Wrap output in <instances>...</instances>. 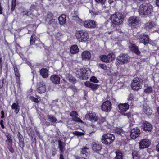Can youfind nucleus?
<instances>
[{"instance_id":"nucleus-1","label":"nucleus","mask_w":159,"mask_h":159,"mask_svg":"<svg viewBox=\"0 0 159 159\" xmlns=\"http://www.w3.org/2000/svg\"><path fill=\"white\" fill-rule=\"evenodd\" d=\"M123 15L120 13L112 15L110 20L105 23L106 26L108 28H113L121 24L123 22Z\"/></svg>"},{"instance_id":"nucleus-2","label":"nucleus","mask_w":159,"mask_h":159,"mask_svg":"<svg viewBox=\"0 0 159 159\" xmlns=\"http://www.w3.org/2000/svg\"><path fill=\"white\" fill-rule=\"evenodd\" d=\"M153 11V7L150 4L144 3L139 6V12L140 15H148Z\"/></svg>"},{"instance_id":"nucleus-3","label":"nucleus","mask_w":159,"mask_h":159,"mask_svg":"<svg viewBox=\"0 0 159 159\" xmlns=\"http://www.w3.org/2000/svg\"><path fill=\"white\" fill-rule=\"evenodd\" d=\"M143 85V80L139 78H135L131 83V87L133 90L138 91L141 89Z\"/></svg>"},{"instance_id":"nucleus-4","label":"nucleus","mask_w":159,"mask_h":159,"mask_svg":"<svg viewBox=\"0 0 159 159\" xmlns=\"http://www.w3.org/2000/svg\"><path fill=\"white\" fill-rule=\"evenodd\" d=\"M76 36L77 39L80 42H85L89 38L88 32L83 30L78 32L76 33Z\"/></svg>"},{"instance_id":"nucleus-5","label":"nucleus","mask_w":159,"mask_h":159,"mask_svg":"<svg viewBox=\"0 0 159 159\" xmlns=\"http://www.w3.org/2000/svg\"><path fill=\"white\" fill-rule=\"evenodd\" d=\"M115 139V137L113 134H107L102 136L101 140L103 143L108 145L112 143L114 141Z\"/></svg>"},{"instance_id":"nucleus-6","label":"nucleus","mask_w":159,"mask_h":159,"mask_svg":"<svg viewBox=\"0 0 159 159\" xmlns=\"http://www.w3.org/2000/svg\"><path fill=\"white\" fill-rule=\"evenodd\" d=\"M76 74L77 77L80 79L86 80L88 78L89 72L85 68L78 69L76 71Z\"/></svg>"},{"instance_id":"nucleus-7","label":"nucleus","mask_w":159,"mask_h":159,"mask_svg":"<svg viewBox=\"0 0 159 159\" xmlns=\"http://www.w3.org/2000/svg\"><path fill=\"white\" fill-rule=\"evenodd\" d=\"M100 60L105 62H111L114 59L115 55L113 54H109L107 55H102L100 56Z\"/></svg>"},{"instance_id":"nucleus-8","label":"nucleus","mask_w":159,"mask_h":159,"mask_svg":"<svg viewBox=\"0 0 159 159\" xmlns=\"http://www.w3.org/2000/svg\"><path fill=\"white\" fill-rule=\"evenodd\" d=\"M130 58L126 54H121L117 57L118 61L120 64L127 63L129 61Z\"/></svg>"},{"instance_id":"nucleus-9","label":"nucleus","mask_w":159,"mask_h":159,"mask_svg":"<svg viewBox=\"0 0 159 159\" xmlns=\"http://www.w3.org/2000/svg\"><path fill=\"white\" fill-rule=\"evenodd\" d=\"M111 108V103L108 101H106L104 102L101 106V109L104 111H109Z\"/></svg>"},{"instance_id":"nucleus-10","label":"nucleus","mask_w":159,"mask_h":159,"mask_svg":"<svg viewBox=\"0 0 159 159\" xmlns=\"http://www.w3.org/2000/svg\"><path fill=\"white\" fill-rule=\"evenodd\" d=\"M150 141L146 139L142 140L139 143V148L141 149L148 147L150 144Z\"/></svg>"},{"instance_id":"nucleus-11","label":"nucleus","mask_w":159,"mask_h":159,"mask_svg":"<svg viewBox=\"0 0 159 159\" xmlns=\"http://www.w3.org/2000/svg\"><path fill=\"white\" fill-rule=\"evenodd\" d=\"M140 130L137 127L133 128L131 131L130 137L133 139H135L140 134Z\"/></svg>"},{"instance_id":"nucleus-12","label":"nucleus","mask_w":159,"mask_h":159,"mask_svg":"<svg viewBox=\"0 0 159 159\" xmlns=\"http://www.w3.org/2000/svg\"><path fill=\"white\" fill-rule=\"evenodd\" d=\"M128 22L129 25L134 26L139 24V20L137 17L132 16L128 19Z\"/></svg>"},{"instance_id":"nucleus-13","label":"nucleus","mask_w":159,"mask_h":159,"mask_svg":"<svg viewBox=\"0 0 159 159\" xmlns=\"http://www.w3.org/2000/svg\"><path fill=\"white\" fill-rule=\"evenodd\" d=\"M141 127L146 132L151 131L152 129V125L150 123L147 121L143 124Z\"/></svg>"},{"instance_id":"nucleus-14","label":"nucleus","mask_w":159,"mask_h":159,"mask_svg":"<svg viewBox=\"0 0 159 159\" xmlns=\"http://www.w3.org/2000/svg\"><path fill=\"white\" fill-rule=\"evenodd\" d=\"M139 42L146 45L148 44L149 42L148 37L147 35L141 34L140 35Z\"/></svg>"},{"instance_id":"nucleus-15","label":"nucleus","mask_w":159,"mask_h":159,"mask_svg":"<svg viewBox=\"0 0 159 159\" xmlns=\"http://www.w3.org/2000/svg\"><path fill=\"white\" fill-rule=\"evenodd\" d=\"M84 25L86 28H92L96 26L95 22L93 20H87L84 22Z\"/></svg>"},{"instance_id":"nucleus-16","label":"nucleus","mask_w":159,"mask_h":159,"mask_svg":"<svg viewBox=\"0 0 159 159\" xmlns=\"http://www.w3.org/2000/svg\"><path fill=\"white\" fill-rule=\"evenodd\" d=\"M86 118L92 122H95L97 121L98 117L94 113H89L85 116Z\"/></svg>"},{"instance_id":"nucleus-17","label":"nucleus","mask_w":159,"mask_h":159,"mask_svg":"<svg viewBox=\"0 0 159 159\" xmlns=\"http://www.w3.org/2000/svg\"><path fill=\"white\" fill-rule=\"evenodd\" d=\"M70 115L72 117V120L73 121L76 122H82V120L77 117L78 114L76 111H72L70 113Z\"/></svg>"},{"instance_id":"nucleus-18","label":"nucleus","mask_w":159,"mask_h":159,"mask_svg":"<svg viewBox=\"0 0 159 159\" xmlns=\"http://www.w3.org/2000/svg\"><path fill=\"white\" fill-rule=\"evenodd\" d=\"M51 82L54 84H58L60 83V77L57 75H52L50 78Z\"/></svg>"},{"instance_id":"nucleus-19","label":"nucleus","mask_w":159,"mask_h":159,"mask_svg":"<svg viewBox=\"0 0 159 159\" xmlns=\"http://www.w3.org/2000/svg\"><path fill=\"white\" fill-rule=\"evenodd\" d=\"M92 147L93 150L96 152L100 151L102 148L101 145L94 142L93 143Z\"/></svg>"},{"instance_id":"nucleus-20","label":"nucleus","mask_w":159,"mask_h":159,"mask_svg":"<svg viewBox=\"0 0 159 159\" xmlns=\"http://www.w3.org/2000/svg\"><path fill=\"white\" fill-rule=\"evenodd\" d=\"M129 105L127 103L120 104L118 105L119 110L121 111H126L129 108Z\"/></svg>"},{"instance_id":"nucleus-21","label":"nucleus","mask_w":159,"mask_h":159,"mask_svg":"<svg viewBox=\"0 0 159 159\" xmlns=\"http://www.w3.org/2000/svg\"><path fill=\"white\" fill-rule=\"evenodd\" d=\"M82 57L84 60H89L91 57V54L88 51L83 52L81 54Z\"/></svg>"},{"instance_id":"nucleus-22","label":"nucleus","mask_w":159,"mask_h":159,"mask_svg":"<svg viewBox=\"0 0 159 159\" xmlns=\"http://www.w3.org/2000/svg\"><path fill=\"white\" fill-rule=\"evenodd\" d=\"M130 50L134 52L138 55L140 54V52L138 49V48L135 44L131 43L129 46Z\"/></svg>"},{"instance_id":"nucleus-23","label":"nucleus","mask_w":159,"mask_h":159,"mask_svg":"<svg viewBox=\"0 0 159 159\" xmlns=\"http://www.w3.org/2000/svg\"><path fill=\"white\" fill-rule=\"evenodd\" d=\"M37 91L39 93H44L46 91V88L45 85L43 83L39 85V87L37 89Z\"/></svg>"},{"instance_id":"nucleus-24","label":"nucleus","mask_w":159,"mask_h":159,"mask_svg":"<svg viewBox=\"0 0 159 159\" xmlns=\"http://www.w3.org/2000/svg\"><path fill=\"white\" fill-rule=\"evenodd\" d=\"M66 15L63 14L60 16L58 18L59 23L61 25L65 24L66 21Z\"/></svg>"},{"instance_id":"nucleus-25","label":"nucleus","mask_w":159,"mask_h":159,"mask_svg":"<svg viewBox=\"0 0 159 159\" xmlns=\"http://www.w3.org/2000/svg\"><path fill=\"white\" fill-rule=\"evenodd\" d=\"M41 75L44 78H47L48 76V71L46 68H42L40 71Z\"/></svg>"},{"instance_id":"nucleus-26","label":"nucleus","mask_w":159,"mask_h":159,"mask_svg":"<svg viewBox=\"0 0 159 159\" xmlns=\"http://www.w3.org/2000/svg\"><path fill=\"white\" fill-rule=\"evenodd\" d=\"M144 86L145 88L144 91L146 93L149 94L152 92V88L151 86L148 85L147 84H145Z\"/></svg>"},{"instance_id":"nucleus-27","label":"nucleus","mask_w":159,"mask_h":159,"mask_svg":"<svg viewBox=\"0 0 159 159\" xmlns=\"http://www.w3.org/2000/svg\"><path fill=\"white\" fill-rule=\"evenodd\" d=\"M70 51L72 54H76L79 52V49L77 45H74L70 47Z\"/></svg>"},{"instance_id":"nucleus-28","label":"nucleus","mask_w":159,"mask_h":159,"mask_svg":"<svg viewBox=\"0 0 159 159\" xmlns=\"http://www.w3.org/2000/svg\"><path fill=\"white\" fill-rule=\"evenodd\" d=\"M19 141V145L21 147H23L24 145V139L23 136L19 132H18L17 135Z\"/></svg>"},{"instance_id":"nucleus-29","label":"nucleus","mask_w":159,"mask_h":159,"mask_svg":"<svg viewBox=\"0 0 159 159\" xmlns=\"http://www.w3.org/2000/svg\"><path fill=\"white\" fill-rule=\"evenodd\" d=\"M89 148L86 147H85L81 149V153L84 156V157L87 156L88 154V150H89Z\"/></svg>"},{"instance_id":"nucleus-30","label":"nucleus","mask_w":159,"mask_h":159,"mask_svg":"<svg viewBox=\"0 0 159 159\" xmlns=\"http://www.w3.org/2000/svg\"><path fill=\"white\" fill-rule=\"evenodd\" d=\"M49 24L54 27H56L57 24V20L54 19L51 20L49 22Z\"/></svg>"},{"instance_id":"nucleus-31","label":"nucleus","mask_w":159,"mask_h":159,"mask_svg":"<svg viewBox=\"0 0 159 159\" xmlns=\"http://www.w3.org/2000/svg\"><path fill=\"white\" fill-rule=\"evenodd\" d=\"M155 25V24L153 22L147 23L146 24V28L147 29H152Z\"/></svg>"},{"instance_id":"nucleus-32","label":"nucleus","mask_w":159,"mask_h":159,"mask_svg":"<svg viewBox=\"0 0 159 159\" xmlns=\"http://www.w3.org/2000/svg\"><path fill=\"white\" fill-rule=\"evenodd\" d=\"M143 111L146 114L150 115L152 113V111L148 107H144L143 109Z\"/></svg>"},{"instance_id":"nucleus-33","label":"nucleus","mask_w":159,"mask_h":159,"mask_svg":"<svg viewBox=\"0 0 159 159\" xmlns=\"http://www.w3.org/2000/svg\"><path fill=\"white\" fill-rule=\"evenodd\" d=\"M14 68L16 76L18 78H20V75L19 73L18 69L17 66H14Z\"/></svg>"},{"instance_id":"nucleus-34","label":"nucleus","mask_w":159,"mask_h":159,"mask_svg":"<svg viewBox=\"0 0 159 159\" xmlns=\"http://www.w3.org/2000/svg\"><path fill=\"white\" fill-rule=\"evenodd\" d=\"M58 147L60 150L61 152H63V149L64 147L63 145H64V143L60 140H58Z\"/></svg>"},{"instance_id":"nucleus-35","label":"nucleus","mask_w":159,"mask_h":159,"mask_svg":"<svg viewBox=\"0 0 159 159\" xmlns=\"http://www.w3.org/2000/svg\"><path fill=\"white\" fill-rule=\"evenodd\" d=\"M49 120L52 123L56 122L57 121L56 118L52 115H48V116Z\"/></svg>"},{"instance_id":"nucleus-36","label":"nucleus","mask_w":159,"mask_h":159,"mask_svg":"<svg viewBox=\"0 0 159 159\" xmlns=\"http://www.w3.org/2000/svg\"><path fill=\"white\" fill-rule=\"evenodd\" d=\"M67 78L70 82L73 83L75 82L76 80L71 75H68V76L67 77Z\"/></svg>"},{"instance_id":"nucleus-37","label":"nucleus","mask_w":159,"mask_h":159,"mask_svg":"<svg viewBox=\"0 0 159 159\" xmlns=\"http://www.w3.org/2000/svg\"><path fill=\"white\" fill-rule=\"evenodd\" d=\"M99 87V85L95 83H91L90 86V88L93 90H96Z\"/></svg>"},{"instance_id":"nucleus-38","label":"nucleus","mask_w":159,"mask_h":159,"mask_svg":"<svg viewBox=\"0 0 159 159\" xmlns=\"http://www.w3.org/2000/svg\"><path fill=\"white\" fill-rule=\"evenodd\" d=\"M116 159H123L122 154L120 152H117L116 153Z\"/></svg>"},{"instance_id":"nucleus-39","label":"nucleus","mask_w":159,"mask_h":159,"mask_svg":"<svg viewBox=\"0 0 159 159\" xmlns=\"http://www.w3.org/2000/svg\"><path fill=\"white\" fill-rule=\"evenodd\" d=\"M35 37L36 36L34 34H33L31 37L30 44V45H33L35 41Z\"/></svg>"},{"instance_id":"nucleus-40","label":"nucleus","mask_w":159,"mask_h":159,"mask_svg":"<svg viewBox=\"0 0 159 159\" xmlns=\"http://www.w3.org/2000/svg\"><path fill=\"white\" fill-rule=\"evenodd\" d=\"M133 159H139V156L137 153L135 151L133 152L132 154Z\"/></svg>"},{"instance_id":"nucleus-41","label":"nucleus","mask_w":159,"mask_h":159,"mask_svg":"<svg viewBox=\"0 0 159 159\" xmlns=\"http://www.w3.org/2000/svg\"><path fill=\"white\" fill-rule=\"evenodd\" d=\"M6 136L8 142L10 143H12V140L11 139V135L9 134H7L6 135Z\"/></svg>"},{"instance_id":"nucleus-42","label":"nucleus","mask_w":159,"mask_h":159,"mask_svg":"<svg viewBox=\"0 0 159 159\" xmlns=\"http://www.w3.org/2000/svg\"><path fill=\"white\" fill-rule=\"evenodd\" d=\"M115 133H117V134H120L123 132V131L122 129L120 128H117L115 130Z\"/></svg>"},{"instance_id":"nucleus-43","label":"nucleus","mask_w":159,"mask_h":159,"mask_svg":"<svg viewBox=\"0 0 159 159\" xmlns=\"http://www.w3.org/2000/svg\"><path fill=\"white\" fill-rule=\"evenodd\" d=\"M95 1L98 4L103 5L106 2V0H95Z\"/></svg>"},{"instance_id":"nucleus-44","label":"nucleus","mask_w":159,"mask_h":159,"mask_svg":"<svg viewBox=\"0 0 159 159\" xmlns=\"http://www.w3.org/2000/svg\"><path fill=\"white\" fill-rule=\"evenodd\" d=\"M16 0H12V7L11 10L13 11L15 9L16 5Z\"/></svg>"},{"instance_id":"nucleus-45","label":"nucleus","mask_w":159,"mask_h":159,"mask_svg":"<svg viewBox=\"0 0 159 159\" xmlns=\"http://www.w3.org/2000/svg\"><path fill=\"white\" fill-rule=\"evenodd\" d=\"M73 134L75 135H83L84 134V133L82 132H81L78 131H75L72 132Z\"/></svg>"},{"instance_id":"nucleus-46","label":"nucleus","mask_w":159,"mask_h":159,"mask_svg":"<svg viewBox=\"0 0 159 159\" xmlns=\"http://www.w3.org/2000/svg\"><path fill=\"white\" fill-rule=\"evenodd\" d=\"M90 80L91 81L94 83H98V80L97 79V78L94 76L92 77L90 79Z\"/></svg>"},{"instance_id":"nucleus-47","label":"nucleus","mask_w":159,"mask_h":159,"mask_svg":"<svg viewBox=\"0 0 159 159\" xmlns=\"http://www.w3.org/2000/svg\"><path fill=\"white\" fill-rule=\"evenodd\" d=\"M30 99L32 101H34V102L38 103L39 102V101L38 100V99L35 98H34L33 97H30Z\"/></svg>"},{"instance_id":"nucleus-48","label":"nucleus","mask_w":159,"mask_h":159,"mask_svg":"<svg viewBox=\"0 0 159 159\" xmlns=\"http://www.w3.org/2000/svg\"><path fill=\"white\" fill-rule=\"evenodd\" d=\"M29 12V11H28L27 10H24L22 12L23 14V16H24L25 15H26L27 16H29V14H28Z\"/></svg>"},{"instance_id":"nucleus-49","label":"nucleus","mask_w":159,"mask_h":159,"mask_svg":"<svg viewBox=\"0 0 159 159\" xmlns=\"http://www.w3.org/2000/svg\"><path fill=\"white\" fill-rule=\"evenodd\" d=\"M19 105L18 104L16 103H14L11 106V108L12 109H15L17 108H18Z\"/></svg>"},{"instance_id":"nucleus-50","label":"nucleus","mask_w":159,"mask_h":159,"mask_svg":"<svg viewBox=\"0 0 159 159\" xmlns=\"http://www.w3.org/2000/svg\"><path fill=\"white\" fill-rule=\"evenodd\" d=\"M122 115L126 116L128 119H129L130 118V115L129 113H123L122 114Z\"/></svg>"},{"instance_id":"nucleus-51","label":"nucleus","mask_w":159,"mask_h":159,"mask_svg":"<svg viewBox=\"0 0 159 159\" xmlns=\"http://www.w3.org/2000/svg\"><path fill=\"white\" fill-rule=\"evenodd\" d=\"M2 58L1 56V55L0 54V69L1 70H2Z\"/></svg>"},{"instance_id":"nucleus-52","label":"nucleus","mask_w":159,"mask_h":159,"mask_svg":"<svg viewBox=\"0 0 159 159\" xmlns=\"http://www.w3.org/2000/svg\"><path fill=\"white\" fill-rule=\"evenodd\" d=\"M72 89L74 92H75L76 91V87L74 86H69L68 88Z\"/></svg>"},{"instance_id":"nucleus-53","label":"nucleus","mask_w":159,"mask_h":159,"mask_svg":"<svg viewBox=\"0 0 159 159\" xmlns=\"http://www.w3.org/2000/svg\"><path fill=\"white\" fill-rule=\"evenodd\" d=\"M133 98V95L132 94H130L128 98V100H131Z\"/></svg>"},{"instance_id":"nucleus-54","label":"nucleus","mask_w":159,"mask_h":159,"mask_svg":"<svg viewBox=\"0 0 159 159\" xmlns=\"http://www.w3.org/2000/svg\"><path fill=\"white\" fill-rule=\"evenodd\" d=\"M91 84V83L90 82H86L85 83V85L87 87H90Z\"/></svg>"},{"instance_id":"nucleus-55","label":"nucleus","mask_w":159,"mask_h":159,"mask_svg":"<svg viewBox=\"0 0 159 159\" xmlns=\"http://www.w3.org/2000/svg\"><path fill=\"white\" fill-rule=\"evenodd\" d=\"M35 6L34 5H32L30 7V11H33L35 9Z\"/></svg>"},{"instance_id":"nucleus-56","label":"nucleus","mask_w":159,"mask_h":159,"mask_svg":"<svg viewBox=\"0 0 159 159\" xmlns=\"http://www.w3.org/2000/svg\"><path fill=\"white\" fill-rule=\"evenodd\" d=\"M100 66L102 69H105L106 68V66L105 65L100 64Z\"/></svg>"},{"instance_id":"nucleus-57","label":"nucleus","mask_w":159,"mask_h":159,"mask_svg":"<svg viewBox=\"0 0 159 159\" xmlns=\"http://www.w3.org/2000/svg\"><path fill=\"white\" fill-rule=\"evenodd\" d=\"M3 120H1V121H0V123L1 127L2 128H4V126L3 124Z\"/></svg>"},{"instance_id":"nucleus-58","label":"nucleus","mask_w":159,"mask_h":159,"mask_svg":"<svg viewBox=\"0 0 159 159\" xmlns=\"http://www.w3.org/2000/svg\"><path fill=\"white\" fill-rule=\"evenodd\" d=\"M2 7L1 3L0 2V14H2Z\"/></svg>"},{"instance_id":"nucleus-59","label":"nucleus","mask_w":159,"mask_h":159,"mask_svg":"<svg viewBox=\"0 0 159 159\" xmlns=\"http://www.w3.org/2000/svg\"><path fill=\"white\" fill-rule=\"evenodd\" d=\"M9 150L11 153H13L14 152V150L12 147H10L9 148Z\"/></svg>"},{"instance_id":"nucleus-60","label":"nucleus","mask_w":159,"mask_h":159,"mask_svg":"<svg viewBox=\"0 0 159 159\" xmlns=\"http://www.w3.org/2000/svg\"><path fill=\"white\" fill-rule=\"evenodd\" d=\"M15 112H16V114H17L18 113L19 111V109L18 108H16L15 109Z\"/></svg>"},{"instance_id":"nucleus-61","label":"nucleus","mask_w":159,"mask_h":159,"mask_svg":"<svg viewBox=\"0 0 159 159\" xmlns=\"http://www.w3.org/2000/svg\"><path fill=\"white\" fill-rule=\"evenodd\" d=\"M156 5L159 7V0H156Z\"/></svg>"},{"instance_id":"nucleus-62","label":"nucleus","mask_w":159,"mask_h":159,"mask_svg":"<svg viewBox=\"0 0 159 159\" xmlns=\"http://www.w3.org/2000/svg\"><path fill=\"white\" fill-rule=\"evenodd\" d=\"M156 148L157 151H159V143L157 145Z\"/></svg>"},{"instance_id":"nucleus-63","label":"nucleus","mask_w":159,"mask_h":159,"mask_svg":"<svg viewBox=\"0 0 159 159\" xmlns=\"http://www.w3.org/2000/svg\"><path fill=\"white\" fill-rule=\"evenodd\" d=\"M105 121V119L104 118H102L101 120V121L100 122V123H102L104 122Z\"/></svg>"},{"instance_id":"nucleus-64","label":"nucleus","mask_w":159,"mask_h":159,"mask_svg":"<svg viewBox=\"0 0 159 159\" xmlns=\"http://www.w3.org/2000/svg\"><path fill=\"white\" fill-rule=\"evenodd\" d=\"M60 159H64L63 156L62 155H60Z\"/></svg>"}]
</instances>
